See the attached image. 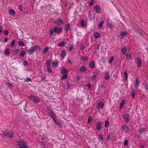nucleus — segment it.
<instances>
[{
    "instance_id": "43",
    "label": "nucleus",
    "mask_w": 148,
    "mask_h": 148,
    "mask_svg": "<svg viewBox=\"0 0 148 148\" xmlns=\"http://www.w3.org/2000/svg\"><path fill=\"white\" fill-rule=\"evenodd\" d=\"M124 78L125 81L127 79V75L126 71H125L124 72Z\"/></svg>"
},
{
    "instance_id": "13",
    "label": "nucleus",
    "mask_w": 148,
    "mask_h": 148,
    "mask_svg": "<svg viewBox=\"0 0 148 148\" xmlns=\"http://www.w3.org/2000/svg\"><path fill=\"white\" fill-rule=\"evenodd\" d=\"M32 48L34 51H39L40 50V48L38 45H36L35 46L33 47Z\"/></svg>"
},
{
    "instance_id": "49",
    "label": "nucleus",
    "mask_w": 148,
    "mask_h": 148,
    "mask_svg": "<svg viewBox=\"0 0 148 148\" xmlns=\"http://www.w3.org/2000/svg\"><path fill=\"white\" fill-rule=\"evenodd\" d=\"M47 71L48 73H52V71L51 69H50V66H47Z\"/></svg>"
},
{
    "instance_id": "32",
    "label": "nucleus",
    "mask_w": 148,
    "mask_h": 148,
    "mask_svg": "<svg viewBox=\"0 0 148 148\" xmlns=\"http://www.w3.org/2000/svg\"><path fill=\"white\" fill-rule=\"evenodd\" d=\"M25 52L23 50L20 52L19 53V56L22 57H23L25 55Z\"/></svg>"
},
{
    "instance_id": "50",
    "label": "nucleus",
    "mask_w": 148,
    "mask_h": 148,
    "mask_svg": "<svg viewBox=\"0 0 148 148\" xmlns=\"http://www.w3.org/2000/svg\"><path fill=\"white\" fill-rule=\"evenodd\" d=\"M144 84L145 88L146 90H148V84L145 82Z\"/></svg>"
},
{
    "instance_id": "24",
    "label": "nucleus",
    "mask_w": 148,
    "mask_h": 148,
    "mask_svg": "<svg viewBox=\"0 0 148 148\" xmlns=\"http://www.w3.org/2000/svg\"><path fill=\"white\" fill-rule=\"evenodd\" d=\"M125 99H123L121 102L119 107L120 109L121 110L123 108V106L125 103Z\"/></svg>"
},
{
    "instance_id": "53",
    "label": "nucleus",
    "mask_w": 148,
    "mask_h": 148,
    "mask_svg": "<svg viewBox=\"0 0 148 148\" xmlns=\"http://www.w3.org/2000/svg\"><path fill=\"white\" fill-rule=\"evenodd\" d=\"M111 138L110 136V135H108V136H107V137L106 138V140H111Z\"/></svg>"
},
{
    "instance_id": "31",
    "label": "nucleus",
    "mask_w": 148,
    "mask_h": 148,
    "mask_svg": "<svg viewBox=\"0 0 148 148\" xmlns=\"http://www.w3.org/2000/svg\"><path fill=\"white\" fill-rule=\"evenodd\" d=\"M114 59V56H112L110 59L108 61V63L111 64L112 63Z\"/></svg>"
},
{
    "instance_id": "33",
    "label": "nucleus",
    "mask_w": 148,
    "mask_h": 148,
    "mask_svg": "<svg viewBox=\"0 0 148 148\" xmlns=\"http://www.w3.org/2000/svg\"><path fill=\"white\" fill-rule=\"evenodd\" d=\"M98 139L100 140L101 141H102L103 139V134H101L99 135Z\"/></svg>"
},
{
    "instance_id": "8",
    "label": "nucleus",
    "mask_w": 148,
    "mask_h": 148,
    "mask_svg": "<svg viewBox=\"0 0 148 148\" xmlns=\"http://www.w3.org/2000/svg\"><path fill=\"white\" fill-rule=\"evenodd\" d=\"M128 34L127 32L121 31L120 32V36H121V38H124Z\"/></svg>"
},
{
    "instance_id": "9",
    "label": "nucleus",
    "mask_w": 148,
    "mask_h": 148,
    "mask_svg": "<svg viewBox=\"0 0 148 148\" xmlns=\"http://www.w3.org/2000/svg\"><path fill=\"white\" fill-rule=\"evenodd\" d=\"M94 9L95 10V12L97 13H100L101 10V7L98 5L95 6L94 7Z\"/></svg>"
},
{
    "instance_id": "10",
    "label": "nucleus",
    "mask_w": 148,
    "mask_h": 148,
    "mask_svg": "<svg viewBox=\"0 0 148 148\" xmlns=\"http://www.w3.org/2000/svg\"><path fill=\"white\" fill-rule=\"evenodd\" d=\"M71 27V26L70 24H66L64 28V31H65L66 33L68 32L70 29Z\"/></svg>"
},
{
    "instance_id": "38",
    "label": "nucleus",
    "mask_w": 148,
    "mask_h": 148,
    "mask_svg": "<svg viewBox=\"0 0 148 148\" xmlns=\"http://www.w3.org/2000/svg\"><path fill=\"white\" fill-rule=\"evenodd\" d=\"M15 40H14L12 42L10 43V46L12 47H14L15 46Z\"/></svg>"
},
{
    "instance_id": "37",
    "label": "nucleus",
    "mask_w": 148,
    "mask_h": 148,
    "mask_svg": "<svg viewBox=\"0 0 148 148\" xmlns=\"http://www.w3.org/2000/svg\"><path fill=\"white\" fill-rule=\"evenodd\" d=\"M4 53L5 54L8 55V56L10 54V49L9 48H8L7 49L5 50V51Z\"/></svg>"
},
{
    "instance_id": "19",
    "label": "nucleus",
    "mask_w": 148,
    "mask_h": 148,
    "mask_svg": "<svg viewBox=\"0 0 148 148\" xmlns=\"http://www.w3.org/2000/svg\"><path fill=\"white\" fill-rule=\"evenodd\" d=\"M121 53L123 55H124L126 51V47L124 46L122 48L121 50Z\"/></svg>"
},
{
    "instance_id": "30",
    "label": "nucleus",
    "mask_w": 148,
    "mask_h": 148,
    "mask_svg": "<svg viewBox=\"0 0 148 148\" xmlns=\"http://www.w3.org/2000/svg\"><path fill=\"white\" fill-rule=\"evenodd\" d=\"M147 130V129L141 128L139 129V132L140 134H142L143 132H145Z\"/></svg>"
},
{
    "instance_id": "47",
    "label": "nucleus",
    "mask_w": 148,
    "mask_h": 148,
    "mask_svg": "<svg viewBox=\"0 0 148 148\" xmlns=\"http://www.w3.org/2000/svg\"><path fill=\"white\" fill-rule=\"evenodd\" d=\"M109 123L108 121H105V126L106 127H107L109 125Z\"/></svg>"
},
{
    "instance_id": "25",
    "label": "nucleus",
    "mask_w": 148,
    "mask_h": 148,
    "mask_svg": "<svg viewBox=\"0 0 148 148\" xmlns=\"http://www.w3.org/2000/svg\"><path fill=\"white\" fill-rule=\"evenodd\" d=\"M51 59H49L47 60L46 61V64H47V66H50L51 63Z\"/></svg>"
},
{
    "instance_id": "18",
    "label": "nucleus",
    "mask_w": 148,
    "mask_h": 148,
    "mask_svg": "<svg viewBox=\"0 0 148 148\" xmlns=\"http://www.w3.org/2000/svg\"><path fill=\"white\" fill-rule=\"evenodd\" d=\"M89 59V58L87 56H82L81 58V60L83 61H87Z\"/></svg>"
},
{
    "instance_id": "42",
    "label": "nucleus",
    "mask_w": 148,
    "mask_h": 148,
    "mask_svg": "<svg viewBox=\"0 0 148 148\" xmlns=\"http://www.w3.org/2000/svg\"><path fill=\"white\" fill-rule=\"evenodd\" d=\"M20 49H19L17 48L13 52L14 55H16L19 52Z\"/></svg>"
},
{
    "instance_id": "5",
    "label": "nucleus",
    "mask_w": 148,
    "mask_h": 148,
    "mask_svg": "<svg viewBox=\"0 0 148 148\" xmlns=\"http://www.w3.org/2000/svg\"><path fill=\"white\" fill-rule=\"evenodd\" d=\"M123 120L126 122H128L130 120V115L129 114L126 113L123 114Z\"/></svg>"
},
{
    "instance_id": "54",
    "label": "nucleus",
    "mask_w": 148,
    "mask_h": 148,
    "mask_svg": "<svg viewBox=\"0 0 148 148\" xmlns=\"http://www.w3.org/2000/svg\"><path fill=\"white\" fill-rule=\"evenodd\" d=\"M85 21L84 20H82L81 21V25L82 26H85Z\"/></svg>"
},
{
    "instance_id": "45",
    "label": "nucleus",
    "mask_w": 148,
    "mask_h": 148,
    "mask_svg": "<svg viewBox=\"0 0 148 148\" xmlns=\"http://www.w3.org/2000/svg\"><path fill=\"white\" fill-rule=\"evenodd\" d=\"M136 94V92L134 91H133L132 92V96L133 99H134L135 97V96Z\"/></svg>"
},
{
    "instance_id": "63",
    "label": "nucleus",
    "mask_w": 148,
    "mask_h": 148,
    "mask_svg": "<svg viewBox=\"0 0 148 148\" xmlns=\"http://www.w3.org/2000/svg\"><path fill=\"white\" fill-rule=\"evenodd\" d=\"M41 78H42V80L43 81H44L45 80V79L46 78V77L45 76H44L43 77H42V76Z\"/></svg>"
},
{
    "instance_id": "62",
    "label": "nucleus",
    "mask_w": 148,
    "mask_h": 148,
    "mask_svg": "<svg viewBox=\"0 0 148 148\" xmlns=\"http://www.w3.org/2000/svg\"><path fill=\"white\" fill-rule=\"evenodd\" d=\"M4 34L5 35H8L9 34V32L7 30H5L4 31Z\"/></svg>"
},
{
    "instance_id": "21",
    "label": "nucleus",
    "mask_w": 148,
    "mask_h": 148,
    "mask_svg": "<svg viewBox=\"0 0 148 148\" xmlns=\"http://www.w3.org/2000/svg\"><path fill=\"white\" fill-rule=\"evenodd\" d=\"M94 37L95 39L99 38L100 37V34L99 32H95L94 35Z\"/></svg>"
},
{
    "instance_id": "3",
    "label": "nucleus",
    "mask_w": 148,
    "mask_h": 148,
    "mask_svg": "<svg viewBox=\"0 0 148 148\" xmlns=\"http://www.w3.org/2000/svg\"><path fill=\"white\" fill-rule=\"evenodd\" d=\"M29 98L33 102L35 103H37L39 102L40 101V99L38 97L33 95H30L29 96Z\"/></svg>"
},
{
    "instance_id": "64",
    "label": "nucleus",
    "mask_w": 148,
    "mask_h": 148,
    "mask_svg": "<svg viewBox=\"0 0 148 148\" xmlns=\"http://www.w3.org/2000/svg\"><path fill=\"white\" fill-rule=\"evenodd\" d=\"M8 84L11 87H12L13 86V85L12 84V83H8Z\"/></svg>"
},
{
    "instance_id": "26",
    "label": "nucleus",
    "mask_w": 148,
    "mask_h": 148,
    "mask_svg": "<svg viewBox=\"0 0 148 148\" xmlns=\"http://www.w3.org/2000/svg\"><path fill=\"white\" fill-rule=\"evenodd\" d=\"M66 51L64 49H63L62 50L61 53V56L62 57L64 58L66 56Z\"/></svg>"
},
{
    "instance_id": "40",
    "label": "nucleus",
    "mask_w": 148,
    "mask_h": 148,
    "mask_svg": "<svg viewBox=\"0 0 148 148\" xmlns=\"http://www.w3.org/2000/svg\"><path fill=\"white\" fill-rule=\"evenodd\" d=\"M107 25L110 29L112 28L113 27V25L112 24L109 22H108Z\"/></svg>"
},
{
    "instance_id": "17",
    "label": "nucleus",
    "mask_w": 148,
    "mask_h": 148,
    "mask_svg": "<svg viewBox=\"0 0 148 148\" xmlns=\"http://www.w3.org/2000/svg\"><path fill=\"white\" fill-rule=\"evenodd\" d=\"M132 55L129 53H127L126 55L125 59L127 60H129L132 57Z\"/></svg>"
},
{
    "instance_id": "48",
    "label": "nucleus",
    "mask_w": 148,
    "mask_h": 148,
    "mask_svg": "<svg viewBox=\"0 0 148 148\" xmlns=\"http://www.w3.org/2000/svg\"><path fill=\"white\" fill-rule=\"evenodd\" d=\"M23 64L24 66L27 67L28 64V61L26 60H24L23 62Z\"/></svg>"
},
{
    "instance_id": "52",
    "label": "nucleus",
    "mask_w": 148,
    "mask_h": 148,
    "mask_svg": "<svg viewBox=\"0 0 148 148\" xmlns=\"http://www.w3.org/2000/svg\"><path fill=\"white\" fill-rule=\"evenodd\" d=\"M95 2V0H91L90 1V3L89 4V6H91Z\"/></svg>"
},
{
    "instance_id": "12",
    "label": "nucleus",
    "mask_w": 148,
    "mask_h": 148,
    "mask_svg": "<svg viewBox=\"0 0 148 148\" xmlns=\"http://www.w3.org/2000/svg\"><path fill=\"white\" fill-rule=\"evenodd\" d=\"M139 79L137 77L136 80L135 85L134 86V87L136 88H138L139 86Z\"/></svg>"
},
{
    "instance_id": "14",
    "label": "nucleus",
    "mask_w": 148,
    "mask_h": 148,
    "mask_svg": "<svg viewBox=\"0 0 148 148\" xmlns=\"http://www.w3.org/2000/svg\"><path fill=\"white\" fill-rule=\"evenodd\" d=\"M86 71V66H82L80 67L79 69V71L80 72H84Z\"/></svg>"
},
{
    "instance_id": "20",
    "label": "nucleus",
    "mask_w": 148,
    "mask_h": 148,
    "mask_svg": "<svg viewBox=\"0 0 148 148\" xmlns=\"http://www.w3.org/2000/svg\"><path fill=\"white\" fill-rule=\"evenodd\" d=\"M61 70L60 73L61 74L65 73L68 72V71L65 68H62Z\"/></svg>"
},
{
    "instance_id": "22",
    "label": "nucleus",
    "mask_w": 148,
    "mask_h": 148,
    "mask_svg": "<svg viewBox=\"0 0 148 148\" xmlns=\"http://www.w3.org/2000/svg\"><path fill=\"white\" fill-rule=\"evenodd\" d=\"M27 52L29 54L32 55L33 53H34V51L32 48H31L27 50Z\"/></svg>"
},
{
    "instance_id": "55",
    "label": "nucleus",
    "mask_w": 148,
    "mask_h": 148,
    "mask_svg": "<svg viewBox=\"0 0 148 148\" xmlns=\"http://www.w3.org/2000/svg\"><path fill=\"white\" fill-rule=\"evenodd\" d=\"M124 144L125 146H126L128 144V140H125L124 141Z\"/></svg>"
},
{
    "instance_id": "57",
    "label": "nucleus",
    "mask_w": 148,
    "mask_h": 148,
    "mask_svg": "<svg viewBox=\"0 0 148 148\" xmlns=\"http://www.w3.org/2000/svg\"><path fill=\"white\" fill-rule=\"evenodd\" d=\"M26 81L27 82H32V80L31 78H29L27 77L26 78Z\"/></svg>"
},
{
    "instance_id": "61",
    "label": "nucleus",
    "mask_w": 148,
    "mask_h": 148,
    "mask_svg": "<svg viewBox=\"0 0 148 148\" xmlns=\"http://www.w3.org/2000/svg\"><path fill=\"white\" fill-rule=\"evenodd\" d=\"M96 76L95 75H93L92 77V80H96Z\"/></svg>"
},
{
    "instance_id": "60",
    "label": "nucleus",
    "mask_w": 148,
    "mask_h": 148,
    "mask_svg": "<svg viewBox=\"0 0 148 148\" xmlns=\"http://www.w3.org/2000/svg\"><path fill=\"white\" fill-rule=\"evenodd\" d=\"M51 113L52 114L53 116H56V114L54 113L53 112V111L51 110L50 111Z\"/></svg>"
},
{
    "instance_id": "6",
    "label": "nucleus",
    "mask_w": 148,
    "mask_h": 148,
    "mask_svg": "<svg viewBox=\"0 0 148 148\" xmlns=\"http://www.w3.org/2000/svg\"><path fill=\"white\" fill-rule=\"evenodd\" d=\"M52 117L55 123L58 126V127L60 128H63V126L61 123L59 121L57 120L55 118L54 116H52Z\"/></svg>"
},
{
    "instance_id": "1",
    "label": "nucleus",
    "mask_w": 148,
    "mask_h": 148,
    "mask_svg": "<svg viewBox=\"0 0 148 148\" xmlns=\"http://www.w3.org/2000/svg\"><path fill=\"white\" fill-rule=\"evenodd\" d=\"M17 145L19 148H29L26 142L22 140H20L17 142Z\"/></svg>"
},
{
    "instance_id": "2",
    "label": "nucleus",
    "mask_w": 148,
    "mask_h": 148,
    "mask_svg": "<svg viewBox=\"0 0 148 148\" xmlns=\"http://www.w3.org/2000/svg\"><path fill=\"white\" fill-rule=\"evenodd\" d=\"M62 28L61 27L58 28L57 27H55L53 29H51L49 32V34L52 36L53 35L54 33H57L58 34H59L61 32Z\"/></svg>"
},
{
    "instance_id": "59",
    "label": "nucleus",
    "mask_w": 148,
    "mask_h": 148,
    "mask_svg": "<svg viewBox=\"0 0 148 148\" xmlns=\"http://www.w3.org/2000/svg\"><path fill=\"white\" fill-rule=\"evenodd\" d=\"M19 9L20 11H23V7L21 5H20L18 6Z\"/></svg>"
},
{
    "instance_id": "35",
    "label": "nucleus",
    "mask_w": 148,
    "mask_h": 148,
    "mask_svg": "<svg viewBox=\"0 0 148 148\" xmlns=\"http://www.w3.org/2000/svg\"><path fill=\"white\" fill-rule=\"evenodd\" d=\"M75 47V45L73 44L69 46V51H72L74 48Z\"/></svg>"
},
{
    "instance_id": "27",
    "label": "nucleus",
    "mask_w": 148,
    "mask_h": 148,
    "mask_svg": "<svg viewBox=\"0 0 148 148\" xmlns=\"http://www.w3.org/2000/svg\"><path fill=\"white\" fill-rule=\"evenodd\" d=\"M66 42L65 41H63L58 43V46L59 47H62L65 45Z\"/></svg>"
},
{
    "instance_id": "7",
    "label": "nucleus",
    "mask_w": 148,
    "mask_h": 148,
    "mask_svg": "<svg viewBox=\"0 0 148 148\" xmlns=\"http://www.w3.org/2000/svg\"><path fill=\"white\" fill-rule=\"evenodd\" d=\"M122 129L126 133H128L130 131V128L126 125H123Z\"/></svg>"
},
{
    "instance_id": "15",
    "label": "nucleus",
    "mask_w": 148,
    "mask_h": 148,
    "mask_svg": "<svg viewBox=\"0 0 148 148\" xmlns=\"http://www.w3.org/2000/svg\"><path fill=\"white\" fill-rule=\"evenodd\" d=\"M136 63L138 66L140 67L141 65V61L140 59L138 57L136 58Z\"/></svg>"
},
{
    "instance_id": "41",
    "label": "nucleus",
    "mask_w": 148,
    "mask_h": 148,
    "mask_svg": "<svg viewBox=\"0 0 148 148\" xmlns=\"http://www.w3.org/2000/svg\"><path fill=\"white\" fill-rule=\"evenodd\" d=\"M52 64L53 66L57 67L58 65V63L57 62H53Z\"/></svg>"
},
{
    "instance_id": "51",
    "label": "nucleus",
    "mask_w": 148,
    "mask_h": 148,
    "mask_svg": "<svg viewBox=\"0 0 148 148\" xmlns=\"http://www.w3.org/2000/svg\"><path fill=\"white\" fill-rule=\"evenodd\" d=\"M87 86L88 88L89 89H90L92 87V86L91 84L90 83H88L87 84Z\"/></svg>"
},
{
    "instance_id": "46",
    "label": "nucleus",
    "mask_w": 148,
    "mask_h": 148,
    "mask_svg": "<svg viewBox=\"0 0 148 148\" xmlns=\"http://www.w3.org/2000/svg\"><path fill=\"white\" fill-rule=\"evenodd\" d=\"M92 117L91 116H89L88 118V121H87L88 124H90V121H92Z\"/></svg>"
},
{
    "instance_id": "56",
    "label": "nucleus",
    "mask_w": 148,
    "mask_h": 148,
    "mask_svg": "<svg viewBox=\"0 0 148 148\" xmlns=\"http://www.w3.org/2000/svg\"><path fill=\"white\" fill-rule=\"evenodd\" d=\"M67 78V75L66 74H65L62 77V80H63L65 79H66Z\"/></svg>"
},
{
    "instance_id": "58",
    "label": "nucleus",
    "mask_w": 148,
    "mask_h": 148,
    "mask_svg": "<svg viewBox=\"0 0 148 148\" xmlns=\"http://www.w3.org/2000/svg\"><path fill=\"white\" fill-rule=\"evenodd\" d=\"M85 48V46L84 45H81L80 48V50H84Z\"/></svg>"
},
{
    "instance_id": "44",
    "label": "nucleus",
    "mask_w": 148,
    "mask_h": 148,
    "mask_svg": "<svg viewBox=\"0 0 148 148\" xmlns=\"http://www.w3.org/2000/svg\"><path fill=\"white\" fill-rule=\"evenodd\" d=\"M58 21L61 24H64V22L63 20H62V18L58 17L57 18Z\"/></svg>"
},
{
    "instance_id": "16",
    "label": "nucleus",
    "mask_w": 148,
    "mask_h": 148,
    "mask_svg": "<svg viewBox=\"0 0 148 148\" xmlns=\"http://www.w3.org/2000/svg\"><path fill=\"white\" fill-rule=\"evenodd\" d=\"M95 66V63L93 61H92L91 62H90V63H89V67H90L92 69H93Z\"/></svg>"
},
{
    "instance_id": "28",
    "label": "nucleus",
    "mask_w": 148,
    "mask_h": 148,
    "mask_svg": "<svg viewBox=\"0 0 148 148\" xmlns=\"http://www.w3.org/2000/svg\"><path fill=\"white\" fill-rule=\"evenodd\" d=\"M101 123L100 122H99L98 123V124H97V127H96V128L97 129L98 131H99L101 129Z\"/></svg>"
},
{
    "instance_id": "23",
    "label": "nucleus",
    "mask_w": 148,
    "mask_h": 148,
    "mask_svg": "<svg viewBox=\"0 0 148 148\" xmlns=\"http://www.w3.org/2000/svg\"><path fill=\"white\" fill-rule=\"evenodd\" d=\"M9 12L10 14H12L13 16L15 15V12L14 10L13 9H10Z\"/></svg>"
},
{
    "instance_id": "11",
    "label": "nucleus",
    "mask_w": 148,
    "mask_h": 148,
    "mask_svg": "<svg viewBox=\"0 0 148 148\" xmlns=\"http://www.w3.org/2000/svg\"><path fill=\"white\" fill-rule=\"evenodd\" d=\"M104 106V104L101 101H100L98 103L97 105V108L98 109H100L103 108Z\"/></svg>"
},
{
    "instance_id": "39",
    "label": "nucleus",
    "mask_w": 148,
    "mask_h": 148,
    "mask_svg": "<svg viewBox=\"0 0 148 148\" xmlns=\"http://www.w3.org/2000/svg\"><path fill=\"white\" fill-rule=\"evenodd\" d=\"M104 22V21H101V22H100L98 24V25L99 28H101L102 27V25L103 23Z\"/></svg>"
},
{
    "instance_id": "34",
    "label": "nucleus",
    "mask_w": 148,
    "mask_h": 148,
    "mask_svg": "<svg viewBox=\"0 0 148 148\" xmlns=\"http://www.w3.org/2000/svg\"><path fill=\"white\" fill-rule=\"evenodd\" d=\"M18 44L21 46H24L25 45L24 42L21 40L19 41L18 42Z\"/></svg>"
},
{
    "instance_id": "36",
    "label": "nucleus",
    "mask_w": 148,
    "mask_h": 148,
    "mask_svg": "<svg viewBox=\"0 0 148 148\" xmlns=\"http://www.w3.org/2000/svg\"><path fill=\"white\" fill-rule=\"evenodd\" d=\"M49 50V47L48 46L45 47L43 50V53H47Z\"/></svg>"
},
{
    "instance_id": "4",
    "label": "nucleus",
    "mask_w": 148,
    "mask_h": 148,
    "mask_svg": "<svg viewBox=\"0 0 148 148\" xmlns=\"http://www.w3.org/2000/svg\"><path fill=\"white\" fill-rule=\"evenodd\" d=\"M3 134L4 137L12 138L14 136V132H4Z\"/></svg>"
},
{
    "instance_id": "29",
    "label": "nucleus",
    "mask_w": 148,
    "mask_h": 148,
    "mask_svg": "<svg viewBox=\"0 0 148 148\" xmlns=\"http://www.w3.org/2000/svg\"><path fill=\"white\" fill-rule=\"evenodd\" d=\"M104 78L106 80H108L109 79L110 77L109 76V74L108 73L105 72Z\"/></svg>"
}]
</instances>
